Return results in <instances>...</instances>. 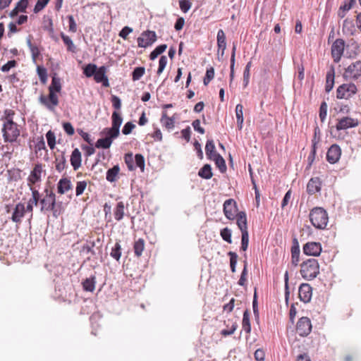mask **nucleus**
Here are the masks:
<instances>
[{
	"instance_id": "obj_1",
	"label": "nucleus",
	"mask_w": 361,
	"mask_h": 361,
	"mask_svg": "<svg viewBox=\"0 0 361 361\" xmlns=\"http://www.w3.org/2000/svg\"><path fill=\"white\" fill-rule=\"evenodd\" d=\"M40 204V212L46 214L51 212L54 218L57 219L61 214L62 203L56 202L55 193H50L44 195L39 202Z\"/></svg>"
},
{
	"instance_id": "obj_2",
	"label": "nucleus",
	"mask_w": 361,
	"mask_h": 361,
	"mask_svg": "<svg viewBox=\"0 0 361 361\" xmlns=\"http://www.w3.org/2000/svg\"><path fill=\"white\" fill-rule=\"evenodd\" d=\"M310 220L312 226L317 229H324L329 221L326 211L323 207H316L310 210Z\"/></svg>"
},
{
	"instance_id": "obj_3",
	"label": "nucleus",
	"mask_w": 361,
	"mask_h": 361,
	"mask_svg": "<svg viewBox=\"0 0 361 361\" xmlns=\"http://www.w3.org/2000/svg\"><path fill=\"white\" fill-rule=\"evenodd\" d=\"M300 273L303 279L307 281L315 279L319 273L318 261L311 258L301 264Z\"/></svg>"
},
{
	"instance_id": "obj_4",
	"label": "nucleus",
	"mask_w": 361,
	"mask_h": 361,
	"mask_svg": "<svg viewBox=\"0 0 361 361\" xmlns=\"http://www.w3.org/2000/svg\"><path fill=\"white\" fill-rule=\"evenodd\" d=\"M107 68L102 66L99 68L92 63V77L97 83H101L104 87H109V78L106 75Z\"/></svg>"
},
{
	"instance_id": "obj_5",
	"label": "nucleus",
	"mask_w": 361,
	"mask_h": 361,
	"mask_svg": "<svg viewBox=\"0 0 361 361\" xmlns=\"http://www.w3.org/2000/svg\"><path fill=\"white\" fill-rule=\"evenodd\" d=\"M2 133L5 142H16L20 135V130L18 128V124L15 122L11 126L8 124H4Z\"/></svg>"
},
{
	"instance_id": "obj_6",
	"label": "nucleus",
	"mask_w": 361,
	"mask_h": 361,
	"mask_svg": "<svg viewBox=\"0 0 361 361\" xmlns=\"http://www.w3.org/2000/svg\"><path fill=\"white\" fill-rule=\"evenodd\" d=\"M357 87L353 83H344L338 86L336 90V97L338 99L350 98L357 92Z\"/></svg>"
},
{
	"instance_id": "obj_7",
	"label": "nucleus",
	"mask_w": 361,
	"mask_h": 361,
	"mask_svg": "<svg viewBox=\"0 0 361 361\" xmlns=\"http://www.w3.org/2000/svg\"><path fill=\"white\" fill-rule=\"evenodd\" d=\"M157 34L152 30H146L141 33L137 39V46L142 48H146L152 45L157 40Z\"/></svg>"
},
{
	"instance_id": "obj_8",
	"label": "nucleus",
	"mask_w": 361,
	"mask_h": 361,
	"mask_svg": "<svg viewBox=\"0 0 361 361\" xmlns=\"http://www.w3.org/2000/svg\"><path fill=\"white\" fill-rule=\"evenodd\" d=\"M39 100L42 104L51 111H54L55 107L58 106L59 103L58 95L52 93H49L47 96L42 94Z\"/></svg>"
},
{
	"instance_id": "obj_9",
	"label": "nucleus",
	"mask_w": 361,
	"mask_h": 361,
	"mask_svg": "<svg viewBox=\"0 0 361 361\" xmlns=\"http://www.w3.org/2000/svg\"><path fill=\"white\" fill-rule=\"evenodd\" d=\"M237 203L233 199L226 200L223 205V212L225 216L229 220H233L237 215Z\"/></svg>"
},
{
	"instance_id": "obj_10",
	"label": "nucleus",
	"mask_w": 361,
	"mask_h": 361,
	"mask_svg": "<svg viewBox=\"0 0 361 361\" xmlns=\"http://www.w3.org/2000/svg\"><path fill=\"white\" fill-rule=\"evenodd\" d=\"M361 76V61H357L355 63H352L345 69L343 74L345 78L357 80Z\"/></svg>"
},
{
	"instance_id": "obj_11",
	"label": "nucleus",
	"mask_w": 361,
	"mask_h": 361,
	"mask_svg": "<svg viewBox=\"0 0 361 361\" xmlns=\"http://www.w3.org/2000/svg\"><path fill=\"white\" fill-rule=\"evenodd\" d=\"M312 330L310 319L307 317H301L296 325V331L300 336H307Z\"/></svg>"
},
{
	"instance_id": "obj_12",
	"label": "nucleus",
	"mask_w": 361,
	"mask_h": 361,
	"mask_svg": "<svg viewBox=\"0 0 361 361\" xmlns=\"http://www.w3.org/2000/svg\"><path fill=\"white\" fill-rule=\"evenodd\" d=\"M345 48V41L343 39H337L331 46V56L334 62L338 63L341 60Z\"/></svg>"
},
{
	"instance_id": "obj_13",
	"label": "nucleus",
	"mask_w": 361,
	"mask_h": 361,
	"mask_svg": "<svg viewBox=\"0 0 361 361\" xmlns=\"http://www.w3.org/2000/svg\"><path fill=\"white\" fill-rule=\"evenodd\" d=\"M358 125L359 121L357 119L345 116L338 119L336 128L338 131H340L342 130H347L348 128L357 127Z\"/></svg>"
},
{
	"instance_id": "obj_14",
	"label": "nucleus",
	"mask_w": 361,
	"mask_h": 361,
	"mask_svg": "<svg viewBox=\"0 0 361 361\" xmlns=\"http://www.w3.org/2000/svg\"><path fill=\"white\" fill-rule=\"evenodd\" d=\"M303 252L308 256H319L322 252V245L317 242H307L303 245Z\"/></svg>"
},
{
	"instance_id": "obj_15",
	"label": "nucleus",
	"mask_w": 361,
	"mask_h": 361,
	"mask_svg": "<svg viewBox=\"0 0 361 361\" xmlns=\"http://www.w3.org/2000/svg\"><path fill=\"white\" fill-rule=\"evenodd\" d=\"M341 155V149L340 147L336 145H332L328 149L326 153V160L330 164H335L338 162Z\"/></svg>"
},
{
	"instance_id": "obj_16",
	"label": "nucleus",
	"mask_w": 361,
	"mask_h": 361,
	"mask_svg": "<svg viewBox=\"0 0 361 361\" xmlns=\"http://www.w3.org/2000/svg\"><path fill=\"white\" fill-rule=\"evenodd\" d=\"M300 300L305 302H309L311 300L312 295V288L308 283H302L299 287Z\"/></svg>"
},
{
	"instance_id": "obj_17",
	"label": "nucleus",
	"mask_w": 361,
	"mask_h": 361,
	"mask_svg": "<svg viewBox=\"0 0 361 361\" xmlns=\"http://www.w3.org/2000/svg\"><path fill=\"white\" fill-rule=\"evenodd\" d=\"M322 188V181L319 177L310 178L307 185V192L309 195H314L320 192Z\"/></svg>"
},
{
	"instance_id": "obj_18",
	"label": "nucleus",
	"mask_w": 361,
	"mask_h": 361,
	"mask_svg": "<svg viewBox=\"0 0 361 361\" xmlns=\"http://www.w3.org/2000/svg\"><path fill=\"white\" fill-rule=\"evenodd\" d=\"M42 171V166L41 164H37L34 169L31 171L30 176L27 178L29 185L35 184L41 181V173Z\"/></svg>"
},
{
	"instance_id": "obj_19",
	"label": "nucleus",
	"mask_w": 361,
	"mask_h": 361,
	"mask_svg": "<svg viewBox=\"0 0 361 361\" xmlns=\"http://www.w3.org/2000/svg\"><path fill=\"white\" fill-rule=\"evenodd\" d=\"M224 325L226 329H222L220 332L221 335L224 337L232 335L238 326V323L232 319L224 321Z\"/></svg>"
},
{
	"instance_id": "obj_20",
	"label": "nucleus",
	"mask_w": 361,
	"mask_h": 361,
	"mask_svg": "<svg viewBox=\"0 0 361 361\" xmlns=\"http://www.w3.org/2000/svg\"><path fill=\"white\" fill-rule=\"evenodd\" d=\"M25 212L26 211L24 204L21 202L17 204L13 212L11 220L15 223L20 222L21 218L24 216Z\"/></svg>"
},
{
	"instance_id": "obj_21",
	"label": "nucleus",
	"mask_w": 361,
	"mask_h": 361,
	"mask_svg": "<svg viewBox=\"0 0 361 361\" xmlns=\"http://www.w3.org/2000/svg\"><path fill=\"white\" fill-rule=\"evenodd\" d=\"M62 86L61 83V79L58 77L56 73H54L51 76V82L49 87V93L56 94L60 92Z\"/></svg>"
},
{
	"instance_id": "obj_22",
	"label": "nucleus",
	"mask_w": 361,
	"mask_h": 361,
	"mask_svg": "<svg viewBox=\"0 0 361 361\" xmlns=\"http://www.w3.org/2000/svg\"><path fill=\"white\" fill-rule=\"evenodd\" d=\"M235 218L236 224L241 233L248 232L246 213L245 212H240L237 214Z\"/></svg>"
},
{
	"instance_id": "obj_23",
	"label": "nucleus",
	"mask_w": 361,
	"mask_h": 361,
	"mask_svg": "<svg viewBox=\"0 0 361 361\" xmlns=\"http://www.w3.org/2000/svg\"><path fill=\"white\" fill-rule=\"evenodd\" d=\"M77 304L80 307V314H89L90 312V300L89 298L80 297L77 299Z\"/></svg>"
},
{
	"instance_id": "obj_24",
	"label": "nucleus",
	"mask_w": 361,
	"mask_h": 361,
	"mask_svg": "<svg viewBox=\"0 0 361 361\" xmlns=\"http://www.w3.org/2000/svg\"><path fill=\"white\" fill-rule=\"evenodd\" d=\"M300 261V247L296 238L293 240V245L291 247V263L294 267L298 265Z\"/></svg>"
},
{
	"instance_id": "obj_25",
	"label": "nucleus",
	"mask_w": 361,
	"mask_h": 361,
	"mask_svg": "<svg viewBox=\"0 0 361 361\" xmlns=\"http://www.w3.org/2000/svg\"><path fill=\"white\" fill-rule=\"evenodd\" d=\"M71 164L74 170H78L81 166V152L78 148H75L72 152L71 155Z\"/></svg>"
},
{
	"instance_id": "obj_26",
	"label": "nucleus",
	"mask_w": 361,
	"mask_h": 361,
	"mask_svg": "<svg viewBox=\"0 0 361 361\" xmlns=\"http://www.w3.org/2000/svg\"><path fill=\"white\" fill-rule=\"evenodd\" d=\"M72 184L69 178H62L59 180L57 183V192L58 193L63 195L68 190H71Z\"/></svg>"
},
{
	"instance_id": "obj_27",
	"label": "nucleus",
	"mask_w": 361,
	"mask_h": 361,
	"mask_svg": "<svg viewBox=\"0 0 361 361\" xmlns=\"http://www.w3.org/2000/svg\"><path fill=\"white\" fill-rule=\"evenodd\" d=\"M342 30L344 34L354 35L356 30L353 19L346 18L343 20Z\"/></svg>"
},
{
	"instance_id": "obj_28",
	"label": "nucleus",
	"mask_w": 361,
	"mask_h": 361,
	"mask_svg": "<svg viewBox=\"0 0 361 361\" xmlns=\"http://www.w3.org/2000/svg\"><path fill=\"white\" fill-rule=\"evenodd\" d=\"M356 3V0H345L343 4L339 7L338 17L343 18L348 11Z\"/></svg>"
},
{
	"instance_id": "obj_29",
	"label": "nucleus",
	"mask_w": 361,
	"mask_h": 361,
	"mask_svg": "<svg viewBox=\"0 0 361 361\" xmlns=\"http://www.w3.org/2000/svg\"><path fill=\"white\" fill-rule=\"evenodd\" d=\"M205 152L208 159L212 160L216 157V155L219 154L216 151V147L213 140H208L205 145Z\"/></svg>"
},
{
	"instance_id": "obj_30",
	"label": "nucleus",
	"mask_w": 361,
	"mask_h": 361,
	"mask_svg": "<svg viewBox=\"0 0 361 361\" xmlns=\"http://www.w3.org/2000/svg\"><path fill=\"white\" fill-rule=\"evenodd\" d=\"M217 46L219 50H221V56H224V51L226 48V35L223 30H219L216 36Z\"/></svg>"
},
{
	"instance_id": "obj_31",
	"label": "nucleus",
	"mask_w": 361,
	"mask_h": 361,
	"mask_svg": "<svg viewBox=\"0 0 361 361\" xmlns=\"http://www.w3.org/2000/svg\"><path fill=\"white\" fill-rule=\"evenodd\" d=\"M77 131H78V134L88 144V145H82L81 146L82 149L83 150H85V155L87 157L90 156V135L87 133L84 132L81 129H77Z\"/></svg>"
},
{
	"instance_id": "obj_32",
	"label": "nucleus",
	"mask_w": 361,
	"mask_h": 361,
	"mask_svg": "<svg viewBox=\"0 0 361 361\" xmlns=\"http://www.w3.org/2000/svg\"><path fill=\"white\" fill-rule=\"evenodd\" d=\"M160 122L162 126L168 130L173 129L175 126V118L173 117H169L166 111L162 112Z\"/></svg>"
},
{
	"instance_id": "obj_33",
	"label": "nucleus",
	"mask_w": 361,
	"mask_h": 361,
	"mask_svg": "<svg viewBox=\"0 0 361 361\" xmlns=\"http://www.w3.org/2000/svg\"><path fill=\"white\" fill-rule=\"evenodd\" d=\"M120 171V167L118 165H115L112 168L109 169L106 171V178L110 182L113 183L117 180L118 174Z\"/></svg>"
},
{
	"instance_id": "obj_34",
	"label": "nucleus",
	"mask_w": 361,
	"mask_h": 361,
	"mask_svg": "<svg viewBox=\"0 0 361 361\" xmlns=\"http://www.w3.org/2000/svg\"><path fill=\"white\" fill-rule=\"evenodd\" d=\"M106 169V168L104 164H99L97 162L92 164V170L94 171V176L92 178L94 179L103 178Z\"/></svg>"
},
{
	"instance_id": "obj_35",
	"label": "nucleus",
	"mask_w": 361,
	"mask_h": 361,
	"mask_svg": "<svg viewBox=\"0 0 361 361\" xmlns=\"http://www.w3.org/2000/svg\"><path fill=\"white\" fill-rule=\"evenodd\" d=\"M334 85V68H331L327 72L326 77L325 91L329 92Z\"/></svg>"
},
{
	"instance_id": "obj_36",
	"label": "nucleus",
	"mask_w": 361,
	"mask_h": 361,
	"mask_svg": "<svg viewBox=\"0 0 361 361\" xmlns=\"http://www.w3.org/2000/svg\"><path fill=\"white\" fill-rule=\"evenodd\" d=\"M111 121H112L111 127H113V130H116V131L117 130L120 131V127L123 122V118L121 116V114L119 112H118L117 111H114L112 113Z\"/></svg>"
},
{
	"instance_id": "obj_37",
	"label": "nucleus",
	"mask_w": 361,
	"mask_h": 361,
	"mask_svg": "<svg viewBox=\"0 0 361 361\" xmlns=\"http://www.w3.org/2000/svg\"><path fill=\"white\" fill-rule=\"evenodd\" d=\"M198 176L204 179H210L213 176L212 166L209 164H204L198 171Z\"/></svg>"
},
{
	"instance_id": "obj_38",
	"label": "nucleus",
	"mask_w": 361,
	"mask_h": 361,
	"mask_svg": "<svg viewBox=\"0 0 361 361\" xmlns=\"http://www.w3.org/2000/svg\"><path fill=\"white\" fill-rule=\"evenodd\" d=\"M55 161L56 163V169L59 173H61L67 167L66 159L63 153L56 156Z\"/></svg>"
},
{
	"instance_id": "obj_39",
	"label": "nucleus",
	"mask_w": 361,
	"mask_h": 361,
	"mask_svg": "<svg viewBox=\"0 0 361 361\" xmlns=\"http://www.w3.org/2000/svg\"><path fill=\"white\" fill-rule=\"evenodd\" d=\"M242 328L247 334H250L251 324L250 320V312L248 310H245L243 312Z\"/></svg>"
},
{
	"instance_id": "obj_40",
	"label": "nucleus",
	"mask_w": 361,
	"mask_h": 361,
	"mask_svg": "<svg viewBox=\"0 0 361 361\" xmlns=\"http://www.w3.org/2000/svg\"><path fill=\"white\" fill-rule=\"evenodd\" d=\"M235 116L237 119V124L238 128L240 130L243 127V106L241 104H238L235 106Z\"/></svg>"
},
{
	"instance_id": "obj_41",
	"label": "nucleus",
	"mask_w": 361,
	"mask_h": 361,
	"mask_svg": "<svg viewBox=\"0 0 361 361\" xmlns=\"http://www.w3.org/2000/svg\"><path fill=\"white\" fill-rule=\"evenodd\" d=\"M145 248V240L142 238H139L135 241L133 250L135 255L137 257H140Z\"/></svg>"
},
{
	"instance_id": "obj_42",
	"label": "nucleus",
	"mask_w": 361,
	"mask_h": 361,
	"mask_svg": "<svg viewBox=\"0 0 361 361\" xmlns=\"http://www.w3.org/2000/svg\"><path fill=\"white\" fill-rule=\"evenodd\" d=\"M215 162L216 167L219 169L221 173H225L227 167L224 159L220 154L216 155V157L212 159Z\"/></svg>"
},
{
	"instance_id": "obj_43",
	"label": "nucleus",
	"mask_w": 361,
	"mask_h": 361,
	"mask_svg": "<svg viewBox=\"0 0 361 361\" xmlns=\"http://www.w3.org/2000/svg\"><path fill=\"white\" fill-rule=\"evenodd\" d=\"M124 204L123 202H118L114 209V218L117 221H121L124 216Z\"/></svg>"
},
{
	"instance_id": "obj_44",
	"label": "nucleus",
	"mask_w": 361,
	"mask_h": 361,
	"mask_svg": "<svg viewBox=\"0 0 361 361\" xmlns=\"http://www.w3.org/2000/svg\"><path fill=\"white\" fill-rule=\"evenodd\" d=\"M102 135H105L106 138H109L111 142L113 141V139L116 138L119 134L120 131L114 130H113V127L111 128H105L101 133Z\"/></svg>"
},
{
	"instance_id": "obj_45",
	"label": "nucleus",
	"mask_w": 361,
	"mask_h": 361,
	"mask_svg": "<svg viewBox=\"0 0 361 361\" xmlns=\"http://www.w3.org/2000/svg\"><path fill=\"white\" fill-rule=\"evenodd\" d=\"M167 48V45L166 44H160L157 46L149 54L150 60L153 61L157 58L159 55L162 54Z\"/></svg>"
},
{
	"instance_id": "obj_46",
	"label": "nucleus",
	"mask_w": 361,
	"mask_h": 361,
	"mask_svg": "<svg viewBox=\"0 0 361 361\" xmlns=\"http://www.w3.org/2000/svg\"><path fill=\"white\" fill-rule=\"evenodd\" d=\"M60 35L63 43L67 46L68 51L75 52L76 48L72 39L68 35H66L63 32H61Z\"/></svg>"
},
{
	"instance_id": "obj_47",
	"label": "nucleus",
	"mask_w": 361,
	"mask_h": 361,
	"mask_svg": "<svg viewBox=\"0 0 361 361\" xmlns=\"http://www.w3.org/2000/svg\"><path fill=\"white\" fill-rule=\"evenodd\" d=\"M134 157L132 152H129L125 154L124 156V161L127 166V168L129 171H132L135 169V166L134 165Z\"/></svg>"
},
{
	"instance_id": "obj_48",
	"label": "nucleus",
	"mask_w": 361,
	"mask_h": 361,
	"mask_svg": "<svg viewBox=\"0 0 361 361\" xmlns=\"http://www.w3.org/2000/svg\"><path fill=\"white\" fill-rule=\"evenodd\" d=\"M110 256L117 261L120 259L121 256V246L118 242H116L111 248Z\"/></svg>"
},
{
	"instance_id": "obj_49",
	"label": "nucleus",
	"mask_w": 361,
	"mask_h": 361,
	"mask_svg": "<svg viewBox=\"0 0 361 361\" xmlns=\"http://www.w3.org/2000/svg\"><path fill=\"white\" fill-rule=\"evenodd\" d=\"M145 73V67L140 66L135 68L132 72V80L133 81L139 80L144 75Z\"/></svg>"
},
{
	"instance_id": "obj_50",
	"label": "nucleus",
	"mask_w": 361,
	"mask_h": 361,
	"mask_svg": "<svg viewBox=\"0 0 361 361\" xmlns=\"http://www.w3.org/2000/svg\"><path fill=\"white\" fill-rule=\"evenodd\" d=\"M111 140L109 138L103 137L99 139L95 144V147L97 148L109 149L111 145Z\"/></svg>"
},
{
	"instance_id": "obj_51",
	"label": "nucleus",
	"mask_w": 361,
	"mask_h": 361,
	"mask_svg": "<svg viewBox=\"0 0 361 361\" xmlns=\"http://www.w3.org/2000/svg\"><path fill=\"white\" fill-rule=\"evenodd\" d=\"M42 150H44L47 153L48 150L46 148L45 142L43 136L38 137L37 138V142L35 144V153L38 154Z\"/></svg>"
},
{
	"instance_id": "obj_52",
	"label": "nucleus",
	"mask_w": 361,
	"mask_h": 361,
	"mask_svg": "<svg viewBox=\"0 0 361 361\" xmlns=\"http://www.w3.org/2000/svg\"><path fill=\"white\" fill-rule=\"evenodd\" d=\"M14 114V111L11 109H6L4 111V117L2 118V120H6L4 124H8L10 126L13 125L14 123L13 120Z\"/></svg>"
},
{
	"instance_id": "obj_53",
	"label": "nucleus",
	"mask_w": 361,
	"mask_h": 361,
	"mask_svg": "<svg viewBox=\"0 0 361 361\" xmlns=\"http://www.w3.org/2000/svg\"><path fill=\"white\" fill-rule=\"evenodd\" d=\"M231 234H232V231L228 227H226V228L221 229L220 231L221 237L222 238V239L224 241L227 242L228 243H232Z\"/></svg>"
},
{
	"instance_id": "obj_54",
	"label": "nucleus",
	"mask_w": 361,
	"mask_h": 361,
	"mask_svg": "<svg viewBox=\"0 0 361 361\" xmlns=\"http://www.w3.org/2000/svg\"><path fill=\"white\" fill-rule=\"evenodd\" d=\"M46 138L47 140L48 146L50 147L51 149H53L56 145V136L54 133L49 130L46 133Z\"/></svg>"
},
{
	"instance_id": "obj_55",
	"label": "nucleus",
	"mask_w": 361,
	"mask_h": 361,
	"mask_svg": "<svg viewBox=\"0 0 361 361\" xmlns=\"http://www.w3.org/2000/svg\"><path fill=\"white\" fill-rule=\"evenodd\" d=\"M247 262L246 260H245L243 269L242 271L240 277L238 282V285H240L241 286H245V282L247 281Z\"/></svg>"
},
{
	"instance_id": "obj_56",
	"label": "nucleus",
	"mask_w": 361,
	"mask_h": 361,
	"mask_svg": "<svg viewBox=\"0 0 361 361\" xmlns=\"http://www.w3.org/2000/svg\"><path fill=\"white\" fill-rule=\"evenodd\" d=\"M228 255L230 257V267L231 270L233 273L235 272V268L238 260V255L232 251L228 252Z\"/></svg>"
},
{
	"instance_id": "obj_57",
	"label": "nucleus",
	"mask_w": 361,
	"mask_h": 361,
	"mask_svg": "<svg viewBox=\"0 0 361 361\" xmlns=\"http://www.w3.org/2000/svg\"><path fill=\"white\" fill-rule=\"evenodd\" d=\"M135 168L139 167L142 172L145 170V158L141 154H136L135 156Z\"/></svg>"
},
{
	"instance_id": "obj_58",
	"label": "nucleus",
	"mask_w": 361,
	"mask_h": 361,
	"mask_svg": "<svg viewBox=\"0 0 361 361\" xmlns=\"http://www.w3.org/2000/svg\"><path fill=\"white\" fill-rule=\"evenodd\" d=\"M37 75L42 83H46L47 80V71L43 66H38L37 68Z\"/></svg>"
},
{
	"instance_id": "obj_59",
	"label": "nucleus",
	"mask_w": 361,
	"mask_h": 361,
	"mask_svg": "<svg viewBox=\"0 0 361 361\" xmlns=\"http://www.w3.org/2000/svg\"><path fill=\"white\" fill-rule=\"evenodd\" d=\"M321 138V131L318 126H316L314 130V136L312 140V147L317 148V144L320 142Z\"/></svg>"
},
{
	"instance_id": "obj_60",
	"label": "nucleus",
	"mask_w": 361,
	"mask_h": 361,
	"mask_svg": "<svg viewBox=\"0 0 361 361\" xmlns=\"http://www.w3.org/2000/svg\"><path fill=\"white\" fill-rule=\"evenodd\" d=\"M251 66H252V61H250L247 63V65L245 68V70L243 71V85L245 87H247L249 83L250 70Z\"/></svg>"
},
{
	"instance_id": "obj_61",
	"label": "nucleus",
	"mask_w": 361,
	"mask_h": 361,
	"mask_svg": "<svg viewBox=\"0 0 361 361\" xmlns=\"http://www.w3.org/2000/svg\"><path fill=\"white\" fill-rule=\"evenodd\" d=\"M49 1L50 0H37L33 8V12L35 13H38L40 12L47 6Z\"/></svg>"
},
{
	"instance_id": "obj_62",
	"label": "nucleus",
	"mask_w": 361,
	"mask_h": 361,
	"mask_svg": "<svg viewBox=\"0 0 361 361\" xmlns=\"http://www.w3.org/2000/svg\"><path fill=\"white\" fill-rule=\"evenodd\" d=\"M214 77V68L213 67H210L207 69L205 76L203 80V82L204 85H207L212 80H213Z\"/></svg>"
},
{
	"instance_id": "obj_63",
	"label": "nucleus",
	"mask_w": 361,
	"mask_h": 361,
	"mask_svg": "<svg viewBox=\"0 0 361 361\" xmlns=\"http://www.w3.org/2000/svg\"><path fill=\"white\" fill-rule=\"evenodd\" d=\"M241 246L240 250L243 251H246L248 247L249 244V233L248 232L241 233Z\"/></svg>"
},
{
	"instance_id": "obj_64",
	"label": "nucleus",
	"mask_w": 361,
	"mask_h": 361,
	"mask_svg": "<svg viewBox=\"0 0 361 361\" xmlns=\"http://www.w3.org/2000/svg\"><path fill=\"white\" fill-rule=\"evenodd\" d=\"M28 5V0H20L17 2L15 7L16 10H18L20 13H25Z\"/></svg>"
}]
</instances>
